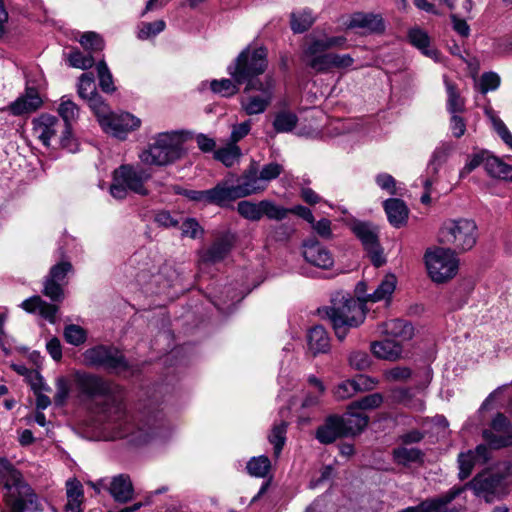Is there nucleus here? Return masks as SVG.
<instances>
[{"mask_svg":"<svg viewBox=\"0 0 512 512\" xmlns=\"http://www.w3.org/2000/svg\"><path fill=\"white\" fill-rule=\"evenodd\" d=\"M74 382L78 392L85 398L102 400L100 412L104 429L111 433V438H122L133 445H144L166 436L167 426L162 413L135 417L126 412L121 386L85 372H77Z\"/></svg>","mask_w":512,"mask_h":512,"instance_id":"obj_1","label":"nucleus"},{"mask_svg":"<svg viewBox=\"0 0 512 512\" xmlns=\"http://www.w3.org/2000/svg\"><path fill=\"white\" fill-rule=\"evenodd\" d=\"M187 132L183 130L166 131L156 134L140 154L143 164L167 166L183 158L186 154L184 143Z\"/></svg>","mask_w":512,"mask_h":512,"instance_id":"obj_2","label":"nucleus"},{"mask_svg":"<svg viewBox=\"0 0 512 512\" xmlns=\"http://www.w3.org/2000/svg\"><path fill=\"white\" fill-rule=\"evenodd\" d=\"M268 66L267 50L263 47L247 46L227 67L228 74L237 82L246 84L263 82L258 76Z\"/></svg>","mask_w":512,"mask_h":512,"instance_id":"obj_3","label":"nucleus"},{"mask_svg":"<svg viewBox=\"0 0 512 512\" xmlns=\"http://www.w3.org/2000/svg\"><path fill=\"white\" fill-rule=\"evenodd\" d=\"M320 313H325L331 321L338 340L343 341L349 329L358 327L365 319V304L352 297L344 296L338 303L325 308Z\"/></svg>","mask_w":512,"mask_h":512,"instance_id":"obj_4","label":"nucleus"},{"mask_svg":"<svg viewBox=\"0 0 512 512\" xmlns=\"http://www.w3.org/2000/svg\"><path fill=\"white\" fill-rule=\"evenodd\" d=\"M478 238V228L474 220L461 218L447 220L439 231V241L456 254L471 250Z\"/></svg>","mask_w":512,"mask_h":512,"instance_id":"obj_5","label":"nucleus"},{"mask_svg":"<svg viewBox=\"0 0 512 512\" xmlns=\"http://www.w3.org/2000/svg\"><path fill=\"white\" fill-rule=\"evenodd\" d=\"M150 178L151 174L141 166L121 165L113 173L110 194L119 200L126 198L128 191L146 196L149 191L145 183Z\"/></svg>","mask_w":512,"mask_h":512,"instance_id":"obj_6","label":"nucleus"},{"mask_svg":"<svg viewBox=\"0 0 512 512\" xmlns=\"http://www.w3.org/2000/svg\"><path fill=\"white\" fill-rule=\"evenodd\" d=\"M430 278L436 283L452 279L458 272L459 259L451 248H430L424 255Z\"/></svg>","mask_w":512,"mask_h":512,"instance_id":"obj_7","label":"nucleus"},{"mask_svg":"<svg viewBox=\"0 0 512 512\" xmlns=\"http://www.w3.org/2000/svg\"><path fill=\"white\" fill-rule=\"evenodd\" d=\"M5 489L4 501L10 512H37L41 510L37 495L31 486L23 479L9 484H3Z\"/></svg>","mask_w":512,"mask_h":512,"instance_id":"obj_8","label":"nucleus"},{"mask_svg":"<svg viewBox=\"0 0 512 512\" xmlns=\"http://www.w3.org/2000/svg\"><path fill=\"white\" fill-rule=\"evenodd\" d=\"M86 365L103 368L111 373L121 374L129 370L123 354L115 347L98 345L83 353Z\"/></svg>","mask_w":512,"mask_h":512,"instance_id":"obj_9","label":"nucleus"},{"mask_svg":"<svg viewBox=\"0 0 512 512\" xmlns=\"http://www.w3.org/2000/svg\"><path fill=\"white\" fill-rule=\"evenodd\" d=\"M249 91H257L259 94L242 98L240 101L242 110L249 116L262 114L274 99L275 79L271 75H266L263 82L250 83L246 86L245 92Z\"/></svg>","mask_w":512,"mask_h":512,"instance_id":"obj_10","label":"nucleus"},{"mask_svg":"<svg viewBox=\"0 0 512 512\" xmlns=\"http://www.w3.org/2000/svg\"><path fill=\"white\" fill-rule=\"evenodd\" d=\"M330 52L322 43L320 35L310 34L302 45L301 61L315 73H326Z\"/></svg>","mask_w":512,"mask_h":512,"instance_id":"obj_11","label":"nucleus"},{"mask_svg":"<svg viewBox=\"0 0 512 512\" xmlns=\"http://www.w3.org/2000/svg\"><path fill=\"white\" fill-rule=\"evenodd\" d=\"M57 112L63 120L62 126L64 127L60 137V146L75 153L78 151V142L72 135L71 127L79 118V108L68 96H62Z\"/></svg>","mask_w":512,"mask_h":512,"instance_id":"obj_12","label":"nucleus"},{"mask_svg":"<svg viewBox=\"0 0 512 512\" xmlns=\"http://www.w3.org/2000/svg\"><path fill=\"white\" fill-rule=\"evenodd\" d=\"M99 125L105 133L124 140L128 133L139 129L141 120L129 112L110 111Z\"/></svg>","mask_w":512,"mask_h":512,"instance_id":"obj_13","label":"nucleus"},{"mask_svg":"<svg viewBox=\"0 0 512 512\" xmlns=\"http://www.w3.org/2000/svg\"><path fill=\"white\" fill-rule=\"evenodd\" d=\"M352 231L362 242L374 266H382L385 263V258L378 242L376 227L368 222L358 221L352 225Z\"/></svg>","mask_w":512,"mask_h":512,"instance_id":"obj_14","label":"nucleus"},{"mask_svg":"<svg viewBox=\"0 0 512 512\" xmlns=\"http://www.w3.org/2000/svg\"><path fill=\"white\" fill-rule=\"evenodd\" d=\"M64 127L62 122L54 115L42 113L32 120V134L44 146L49 147L53 140H58Z\"/></svg>","mask_w":512,"mask_h":512,"instance_id":"obj_15","label":"nucleus"},{"mask_svg":"<svg viewBox=\"0 0 512 512\" xmlns=\"http://www.w3.org/2000/svg\"><path fill=\"white\" fill-rule=\"evenodd\" d=\"M345 29L354 30L360 35L382 34L385 22L380 14L356 12L344 23Z\"/></svg>","mask_w":512,"mask_h":512,"instance_id":"obj_16","label":"nucleus"},{"mask_svg":"<svg viewBox=\"0 0 512 512\" xmlns=\"http://www.w3.org/2000/svg\"><path fill=\"white\" fill-rule=\"evenodd\" d=\"M484 439L495 448H503L512 445V424L507 417L498 413L491 423V429L483 432Z\"/></svg>","mask_w":512,"mask_h":512,"instance_id":"obj_17","label":"nucleus"},{"mask_svg":"<svg viewBox=\"0 0 512 512\" xmlns=\"http://www.w3.org/2000/svg\"><path fill=\"white\" fill-rule=\"evenodd\" d=\"M72 271L73 267L69 261H61L52 266L44 284V295L52 301H62L64 298L62 283L67 274Z\"/></svg>","mask_w":512,"mask_h":512,"instance_id":"obj_18","label":"nucleus"},{"mask_svg":"<svg viewBox=\"0 0 512 512\" xmlns=\"http://www.w3.org/2000/svg\"><path fill=\"white\" fill-rule=\"evenodd\" d=\"M499 486V478L494 473L482 472L464 486H454L453 488H464L463 492L469 488L476 496L483 497L487 502H490Z\"/></svg>","mask_w":512,"mask_h":512,"instance_id":"obj_19","label":"nucleus"},{"mask_svg":"<svg viewBox=\"0 0 512 512\" xmlns=\"http://www.w3.org/2000/svg\"><path fill=\"white\" fill-rule=\"evenodd\" d=\"M302 254L309 264L321 269H329L334 264L331 252L317 240L306 241Z\"/></svg>","mask_w":512,"mask_h":512,"instance_id":"obj_20","label":"nucleus"},{"mask_svg":"<svg viewBox=\"0 0 512 512\" xmlns=\"http://www.w3.org/2000/svg\"><path fill=\"white\" fill-rule=\"evenodd\" d=\"M234 187L236 197L243 198L263 192L266 189L255 165H251L237 180Z\"/></svg>","mask_w":512,"mask_h":512,"instance_id":"obj_21","label":"nucleus"},{"mask_svg":"<svg viewBox=\"0 0 512 512\" xmlns=\"http://www.w3.org/2000/svg\"><path fill=\"white\" fill-rule=\"evenodd\" d=\"M488 459L489 450L483 444L478 445L475 450L460 453L458 455L459 479L464 480L468 478L477 463H485Z\"/></svg>","mask_w":512,"mask_h":512,"instance_id":"obj_22","label":"nucleus"},{"mask_svg":"<svg viewBox=\"0 0 512 512\" xmlns=\"http://www.w3.org/2000/svg\"><path fill=\"white\" fill-rule=\"evenodd\" d=\"M41 105L42 100L38 92L28 88L24 95L19 96L7 107V110L14 116H21L36 111Z\"/></svg>","mask_w":512,"mask_h":512,"instance_id":"obj_23","label":"nucleus"},{"mask_svg":"<svg viewBox=\"0 0 512 512\" xmlns=\"http://www.w3.org/2000/svg\"><path fill=\"white\" fill-rule=\"evenodd\" d=\"M380 335L401 341L409 340L413 335V327L401 319H391L378 326Z\"/></svg>","mask_w":512,"mask_h":512,"instance_id":"obj_24","label":"nucleus"},{"mask_svg":"<svg viewBox=\"0 0 512 512\" xmlns=\"http://www.w3.org/2000/svg\"><path fill=\"white\" fill-rule=\"evenodd\" d=\"M20 307L28 313H39V315L54 324L57 320L58 306L45 302L40 296H32L24 300Z\"/></svg>","mask_w":512,"mask_h":512,"instance_id":"obj_25","label":"nucleus"},{"mask_svg":"<svg viewBox=\"0 0 512 512\" xmlns=\"http://www.w3.org/2000/svg\"><path fill=\"white\" fill-rule=\"evenodd\" d=\"M316 439L322 444H330L339 438L345 437L338 415L328 416L315 433Z\"/></svg>","mask_w":512,"mask_h":512,"instance_id":"obj_26","label":"nucleus"},{"mask_svg":"<svg viewBox=\"0 0 512 512\" xmlns=\"http://www.w3.org/2000/svg\"><path fill=\"white\" fill-rule=\"evenodd\" d=\"M308 351L312 356L325 354L330 351V337L322 326L312 327L307 334Z\"/></svg>","mask_w":512,"mask_h":512,"instance_id":"obj_27","label":"nucleus"},{"mask_svg":"<svg viewBox=\"0 0 512 512\" xmlns=\"http://www.w3.org/2000/svg\"><path fill=\"white\" fill-rule=\"evenodd\" d=\"M109 492L113 499L119 503H127L134 497V488L128 475L119 474L112 478Z\"/></svg>","mask_w":512,"mask_h":512,"instance_id":"obj_28","label":"nucleus"},{"mask_svg":"<svg viewBox=\"0 0 512 512\" xmlns=\"http://www.w3.org/2000/svg\"><path fill=\"white\" fill-rule=\"evenodd\" d=\"M372 353L380 359L395 361L400 358L403 348L399 341L385 337L371 344Z\"/></svg>","mask_w":512,"mask_h":512,"instance_id":"obj_29","label":"nucleus"},{"mask_svg":"<svg viewBox=\"0 0 512 512\" xmlns=\"http://www.w3.org/2000/svg\"><path fill=\"white\" fill-rule=\"evenodd\" d=\"M339 421L345 437L355 436L361 433L367 426L369 418L363 413H355L350 408L349 411L339 416Z\"/></svg>","mask_w":512,"mask_h":512,"instance_id":"obj_30","label":"nucleus"},{"mask_svg":"<svg viewBox=\"0 0 512 512\" xmlns=\"http://www.w3.org/2000/svg\"><path fill=\"white\" fill-rule=\"evenodd\" d=\"M384 210L391 225L400 227L408 217V208L405 203L397 198L387 199L384 202Z\"/></svg>","mask_w":512,"mask_h":512,"instance_id":"obj_31","label":"nucleus"},{"mask_svg":"<svg viewBox=\"0 0 512 512\" xmlns=\"http://www.w3.org/2000/svg\"><path fill=\"white\" fill-rule=\"evenodd\" d=\"M408 38L411 44L418 48L425 56L435 61L439 60V53L436 49L430 47V38L424 30L413 28L409 31Z\"/></svg>","mask_w":512,"mask_h":512,"instance_id":"obj_32","label":"nucleus"},{"mask_svg":"<svg viewBox=\"0 0 512 512\" xmlns=\"http://www.w3.org/2000/svg\"><path fill=\"white\" fill-rule=\"evenodd\" d=\"M209 85V88L211 91L217 95H220L221 97H232L235 94L239 92V86L242 85V83H239L235 81L232 77L229 78H222L219 80H212L209 83L208 82H202L201 83V89H205V87Z\"/></svg>","mask_w":512,"mask_h":512,"instance_id":"obj_33","label":"nucleus"},{"mask_svg":"<svg viewBox=\"0 0 512 512\" xmlns=\"http://www.w3.org/2000/svg\"><path fill=\"white\" fill-rule=\"evenodd\" d=\"M485 171L493 178L512 181V166L497 157H488L484 161Z\"/></svg>","mask_w":512,"mask_h":512,"instance_id":"obj_34","label":"nucleus"},{"mask_svg":"<svg viewBox=\"0 0 512 512\" xmlns=\"http://www.w3.org/2000/svg\"><path fill=\"white\" fill-rule=\"evenodd\" d=\"M297 123L298 117L293 111L282 109L275 113L272 125L276 133H289Z\"/></svg>","mask_w":512,"mask_h":512,"instance_id":"obj_35","label":"nucleus"},{"mask_svg":"<svg viewBox=\"0 0 512 512\" xmlns=\"http://www.w3.org/2000/svg\"><path fill=\"white\" fill-rule=\"evenodd\" d=\"M66 492L68 498L66 510L72 512H82L80 506L83 499V488L80 481L76 479H69L66 482Z\"/></svg>","mask_w":512,"mask_h":512,"instance_id":"obj_36","label":"nucleus"},{"mask_svg":"<svg viewBox=\"0 0 512 512\" xmlns=\"http://www.w3.org/2000/svg\"><path fill=\"white\" fill-rule=\"evenodd\" d=\"M397 284L396 277L393 274L386 275L373 293L367 296V300L377 302L381 300L388 301L393 292L395 291Z\"/></svg>","mask_w":512,"mask_h":512,"instance_id":"obj_37","label":"nucleus"},{"mask_svg":"<svg viewBox=\"0 0 512 512\" xmlns=\"http://www.w3.org/2000/svg\"><path fill=\"white\" fill-rule=\"evenodd\" d=\"M208 204L224 206L228 202L236 199L234 187H227L224 184H218L214 188L207 190Z\"/></svg>","mask_w":512,"mask_h":512,"instance_id":"obj_38","label":"nucleus"},{"mask_svg":"<svg viewBox=\"0 0 512 512\" xmlns=\"http://www.w3.org/2000/svg\"><path fill=\"white\" fill-rule=\"evenodd\" d=\"M391 397L393 401L401 403L409 409L415 411H423L425 409L424 400L422 398L414 397L410 389H395L392 391Z\"/></svg>","mask_w":512,"mask_h":512,"instance_id":"obj_39","label":"nucleus"},{"mask_svg":"<svg viewBox=\"0 0 512 512\" xmlns=\"http://www.w3.org/2000/svg\"><path fill=\"white\" fill-rule=\"evenodd\" d=\"M446 91H447V110L450 114L460 113L464 110L465 102L460 96L456 86L450 82L447 78L444 79Z\"/></svg>","mask_w":512,"mask_h":512,"instance_id":"obj_40","label":"nucleus"},{"mask_svg":"<svg viewBox=\"0 0 512 512\" xmlns=\"http://www.w3.org/2000/svg\"><path fill=\"white\" fill-rule=\"evenodd\" d=\"M315 19L308 10L293 12L290 16V25L294 33H303L307 31L314 23Z\"/></svg>","mask_w":512,"mask_h":512,"instance_id":"obj_41","label":"nucleus"},{"mask_svg":"<svg viewBox=\"0 0 512 512\" xmlns=\"http://www.w3.org/2000/svg\"><path fill=\"white\" fill-rule=\"evenodd\" d=\"M237 212L249 221H259L263 217L262 200L257 203L242 200L237 204Z\"/></svg>","mask_w":512,"mask_h":512,"instance_id":"obj_42","label":"nucleus"},{"mask_svg":"<svg viewBox=\"0 0 512 512\" xmlns=\"http://www.w3.org/2000/svg\"><path fill=\"white\" fill-rule=\"evenodd\" d=\"M395 461L401 465L421 462L423 453L417 448L399 447L393 451Z\"/></svg>","mask_w":512,"mask_h":512,"instance_id":"obj_43","label":"nucleus"},{"mask_svg":"<svg viewBox=\"0 0 512 512\" xmlns=\"http://www.w3.org/2000/svg\"><path fill=\"white\" fill-rule=\"evenodd\" d=\"M485 113L492 123L493 129L502 139V141L512 150V134L505 125V123L495 114V112L488 108Z\"/></svg>","mask_w":512,"mask_h":512,"instance_id":"obj_44","label":"nucleus"},{"mask_svg":"<svg viewBox=\"0 0 512 512\" xmlns=\"http://www.w3.org/2000/svg\"><path fill=\"white\" fill-rule=\"evenodd\" d=\"M214 156L225 166L230 167L239 160L241 150L237 144L228 143L225 147L216 150Z\"/></svg>","mask_w":512,"mask_h":512,"instance_id":"obj_45","label":"nucleus"},{"mask_svg":"<svg viewBox=\"0 0 512 512\" xmlns=\"http://www.w3.org/2000/svg\"><path fill=\"white\" fill-rule=\"evenodd\" d=\"M271 468V462L265 455L252 457L247 463V471L251 476L266 477Z\"/></svg>","mask_w":512,"mask_h":512,"instance_id":"obj_46","label":"nucleus"},{"mask_svg":"<svg viewBox=\"0 0 512 512\" xmlns=\"http://www.w3.org/2000/svg\"><path fill=\"white\" fill-rule=\"evenodd\" d=\"M63 335L65 341L73 346H80L87 340V331L83 327L76 324L66 325Z\"/></svg>","mask_w":512,"mask_h":512,"instance_id":"obj_47","label":"nucleus"},{"mask_svg":"<svg viewBox=\"0 0 512 512\" xmlns=\"http://www.w3.org/2000/svg\"><path fill=\"white\" fill-rule=\"evenodd\" d=\"M289 212V208L277 205L271 200H262V214L270 220L282 221Z\"/></svg>","mask_w":512,"mask_h":512,"instance_id":"obj_48","label":"nucleus"},{"mask_svg":"<svg viewBox=\"0 0 512 512\" xmlns=\"http://www.w3.org/2000/svg\"><path fill=\"white\" fill-rule=\"evenodd\" d=\"M450 151H451V147L446 144H443V145L437 147L434 150L432 157L429 161L428 167H427V168H429V172L431 171L433 173V175H438L439 170H440L441 166L446 162V160L450 154Z\"/></svg>","mask_w":512,"mask_h":512,"instance_id":"obj_49","label":"nucleus"},{"mask_svg":"<svg viewBox=\"0 0 512 512\" xmlns=\"http://www.w3.org/2000/svg\"><path fill=\"white\" fill-rule=\"evenodd\" d=\"M166 27L165 21L157 20L154 22H142L138 27L137 37L140 40H147L155 37Z\"/></svg>","mask_w":512,"mask_h":512,"instance_id":"obj_50","label":"nucleus"},{"mask_svg":"<svg viewBox=\"0 0 512 512\" xmlns=\"http://www.w3.org/2000/svg\"><path fill=\"white\" fill-rule=\"evenodd\" d=\"M230 243L227 240L216 241L205 253L204 260L208 262H218L225 258L230 251Z\"/></svg>","mask_w":512,"mask_h":512,"instance_id":"obj_51","label":"nucleus"},{"mask_svg":"<svg viewBox=\"0 0 512 512\" xmlns=\"http://www.w3.org/2000/svg\"><path fill=\"white\" fill-rule=\"evenodd\" d=\"M287 425L285 422H280L273 426L271 434L269 435V441L274 446V454L276 457L282 451L283 445L286 440Z\"/></svg>","mask_w":512,"mask_h":512,"instance_id":"obj_52","label":"nucleus"},{"mask_svg":"<svg viewBox=\"0 0 512 512\" xmlns=\"http://www.w3.org/2000/svg\"><path fill=\"white\" fill-rule=\"evenodd\" d=\"M87 103L97 118L98 123L100 124V120L105 119V117L111 111L109 106L104 102L102 97L96 92L86 98Z\"/></svg>","mask_w":512,"mask_h":512,"instance_id":"obj_53","label":"nucleus"},{"mask_svg":"<svg viewBox=\"0 0 512 512\" xmlns=\"http://www.w3.org/2000/svg\"><path fill=\"white\" fill-rule=\"evenodd\" d=\"M383 396L380 393H373L352 402L349 406L351 410H372L378 408L383 403Z\"/></svg>","mask_w":512,"mask_h":512,"instance_id":"obj_54","label":"nucleus"},{"mask_svg":"<svg viewBox=\"0 0 512 512\" xmlns=\"http://www.w3.org/2000/svg\"><path fill=\"white\" fill-rule=\"evenodd\" d=\"M97 73L99 78V86L106 93L115 91L112 74L104 60L97 63Z\"/></svg>","mask_w":512,"mask_h":512,"instance_id":"obj_55","label":"nucleus"},{"mask_svg":"<svg viewBox=\"0 0 512 512\" xmlns=\"http://www.w3.org/2000/svg\"><path fill=\"white\" fill-rule=\"evenodd\" d=\"M284 168L281 164L277 162H270L262 166L260 170H258V174L260 179L264 185H268V183L274 179H276L282 172Z\"/></svg>","mask_w":512,"mask_h":512,"instance_id":"obj_56","label":"nucleus"},{"mask_svg":"<svg viewBox=\"0 0 512 512\" xmlns=\"http://www.w3.org/2000/svg\"><path fill=\"white\" fill-rule=\"evenodd\" d=\"M357 393L354 379L342 381L333 389V395L337 400H346Z\"/></svg>","mask_w":512,"mask_h":512,"instance_id":"obj_57","label":"nucleus"},{"mask_svg":"<svg viewBox=\"0 0 512 512\" xmlns=\"http://www.w3.org/2000/svg\"><path fill=\"white\" fill-rule=\"evenodd\" d=\"M95 80L92 73H83L79 78L78 95L86 99L96 93Z\"/></svg>","mask_w":512,"mask_h":512,"instance_id":"obj_58","label":"nucleus"},{"mask_svg":"<svg viewBox=\"0 0 512 512\" xmlns=\"http://www.w3.org/2000/svg\"><path fill=\"white\" fill-rule=\"evenodd\" d=\"M68 61L70 66L83 70L91 68L95 63L91 55H84L79 50L72 51L68 56Z\"/></svg>","mask_w":512,"mask_h":512,"instance_id":"obj_59","label":"nucleus"},{"mask_svg":"<svg viewBox=\"0 0 512 512\" xmlns=\"http://www.w3.org/2000/svg\"><path fill=\"white\" fill-rule=\"evenodd\" d=\"M354 63V59L349 54H338L330 52L328 64H327V72L332 69H344L351 67Z\"/></svg>","mask_w":512,"mask_h":512,"instance_id":"obj_60","label":"nucleus"},{"mask_svg":"<svg viewBox=\"0 0 512 512\" xmlns=\"http://www.w3.org/2000/svg\"><path fill=\"white\" fill-rule=\"evenodd\" d=\"M21 476L22 474L15 469L10 461L5 458H0V478H2L4 484L16 481Z\"/></svg>","mask_w":512,"mask_h":512,"instance_id":"obj_61","label":"nucleus"},{"mask_svg":"<svg viewBox=\"0 0 512 512\" xmlns=\"http://www.w3.org/2000/svg\"><path fill=\"white\" fill-rule=\"evenodd\" d=\"M13 369L20 375L25 376L33 390L43 387V378L38 371L29 369L24 365H13Z\"/></svg>","mask_w":512,"mask_h":512,"instance_id":"obj_62","label":"nucleus"},{"mask_svg":"<svg viewBox=\"0 0 512 512\" xmlns=\"http://www.w3.org/2000/svg\"><path fill=\"white\" fill-rule=\"evenodd\" d=\"M79 42L84 49L92 52L102 50L104 46L101 36L95 32L84 33Z\"/></svg>","mask_w":512,"mask_h":512,"instance_id":"obj_63","label":"nucleus"},{"mask_svg":"<svg viewBox=\"0 0 512 512\" xmlns=\"http://www.w3.org/2000/svg\"><path fill=\"white\" fill-rule=\"evenodd\" d=\"M479 90L481 93L486 94L489 91L496 90L500 85V77L497 73L487 72L484 73L479 80Z\"/></svg>","mask_w":512,"mask_h":512,"instance_id":"obj_64","label":"nucleus"}]
</instances>
